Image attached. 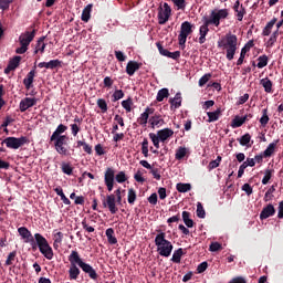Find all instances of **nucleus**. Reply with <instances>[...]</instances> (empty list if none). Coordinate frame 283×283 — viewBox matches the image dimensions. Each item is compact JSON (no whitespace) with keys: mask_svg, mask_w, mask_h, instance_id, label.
Masks as SVG:
<instances>
[{"mask_svg":"<svg viewBox=\"0 0 283 283\" xmlns=\"http://www.w3.org/2000/svg\"><path fill=\"white\" fill-rule=\"evenodd\" d=\"M218 48L226 50V59L232 61L238 50V36L231 33L226 34L224 38H221L218 42Z\"/></svg>","mask_w":283,"mask_h":283,"instance_id":"nucleus-1","label":"nucleus"},{"mask_svg":"<svg viewBox=\"0 0 283 283\" xmlns=\"http://www.w3.org/2000/svg\"><path fill=\"white\" fill-rule=\"evenodd\" d=\"M35 243L31 244V250L33 251H40L42 256H44L46 260L52 261L54 258V251L52 247H50L48 239H45L42 234L35 233Z\"/></svg>","mask_w":283,"mask_h":283,"instance_id":"nucleus-2","label":"nucleus"},{"mask_svg":"<svg viewBox=\"0 0 283 283\" xmlns=\"http://www.w3.org/2000/svg\"><path fill=\"white\" fill-rule=\"evenodd\" d=\"M122 189L118 188L114 193L102 196V207L109 210L111 214H116L118 212L117 205H122Z\"/></svg>","mask_w":283,"mask_h":283,"instance_id":"nucleus-3","label":"nucleus"},{"mask_svg":"<svg viewBox=\"0 0 283 283\" xmlns=\"http://www.w3.org/2000/svg\"><path fill=\"white\" fill-rule=\"evenodd\" d=\"M165 232L155 237V245L160 256L169 258L172 253L174 245L170 240L165 239Z\"/></svg>","mask_w":283,"mask_h":283,"instance_id":"nucleus-4","label":"nucleus"},{"mask_svg":"<svg viewBox=\"0 0 283 283\" xmlns=\"http://www.w3.org/2000/svg\"><path fill=\"white\" fill-rule=\"evenodd\" d=\"M114 179L118 184H124L127 181V176H125L124 171H119L118 174H115L113 168H106L104 174V182L106 186V189H108V192H112L114 189Z\"/></svg>","mask_w":283,"mask_h":283,"instance_id":"nucleus-5","label":"nucleus"},{"mask_svg":"<svg viewBox=\"0 0 283 283\" xmlns=\"http://www.w3.org/2000/svg\"><path fill=\"white\" fill-rule=\"evenodd\" d=\"M228 9L213 10L210 12L209 19L207 17L203 18V22L218 28L221 24V20L228 19Z\"/></svg>","mask_w":283,"mask_h":283,"instance_id":"nucleus-6","label":"nucleus"},{"mask_svg":"<svg viewBox=\"0 0 283 283\" xmlns=\"http://www.w3.org/2000/svg\"><path fill=\"white\" fill-rule=\"evenodd\" d=\"M67 135H62L60 137H55V139H53L52 137H50V142L54 143V147L56 153H59L62 156H69L70 151L69 149L65 147L67 145Z\"/></svg>","mask_w":283,"mask_h":283,"instance_id":"nucleus-7","label":"nucleus"},{"mask_svg":"<svg viewBox=\"0 0 283 283\" xmlns=\"http://www.w3.org/2000/svg\"><path fill=\"white\" fill-rule=\"evenodd\" d=\"M29 144V139L25 136L17 137H7L1 142V146L6 145L9 149H19L20 147Z\"/></svg>","mask_w":283,"mask_h":283,"instance_id":"nucleus-8","label":"nucleus"},{"mask_svg":"<svg viewBox=\"0 0 283 283\" xmlns=\"http://www.w3.org/2000/svg\"><path fill=\"white\" fill-rule=\"evenodd\" d=\"M192 28L193 25L191 24V22H188V21L181 22L180 33L178 36L180 46H185V44L187 43V38L191 35L193 32Z\"/></svg>","mask_w":283,"mask_h":283,"instance_id":"nucleus-9","label":"nucleus"},{"mask_svg":"<svg viewBox=\"0 0 283 283\" xmlns=\"http://www.w3.org/2000/svg\"><path fill=\"white\" fill-rule=\"evenodd\" d=\"M171 17V7H169L168 3H164V8H158V23L159 25H164L169 21V18Z\"/></svg>","mask_w":283,"mask_h":283,"instance_id":"nucleus-10","label":"nucleus"},{"mask_svg":"<svg viewBox=\"0 0 283 283\" xmlns=\"http://www.w3.org/2000/svg\"><path fill=\"white\" fill-rule=\"evenodd\" d=\"M17 231L25 243H30V245L36 243V238L32 234V232L29 231L27 227H21Z\"/></svg>","mask_w":283,"mask_h":283,"instance_id":"nucleus-11","label":"nucleus"},{"mask_svg":"<svg viewBox=\"0 0 283 283\" xmlns=\"http://www.w3.org/2000/svg\"><path fill=\"white\" fill-rule=\"evenodd\" d=\"M35 36H36V30H33L31 32L25 31L24 33L20 34V36H19L20 45L29 46Z\"/></svg>","mask_w":283,"mask_h":283,"instance_id":"nucleus-12","label":"nucleus"},{"mask_svg":"<svg viewBox=\"0 0 283 283\" xmlns=\"http://www.w3.org/2000/svg\"><path fill=\"white\" fill-rule=\"evenodd\" d=\"M38 99L32 97H24L20 101L19 109L21 113L28 112L29 108L36 106Z\"/></svg>","mask_w":283,"mask_h":283,"instance_id":"nucleus-13","label":"nucleus"},{"mask_svg":"<svg viewBox=\"0 0 283 283\" xmlns=\"http://www.w3.org/2000/svg\"><path fill=\"white\" fill-rule=\"evenodd\" d=\"M255 45V43L253 42V40H250L248 43H245V45L243 46V49L240 51V57L238 60V62H235V65L241 66L244 63V57L247 56V53L249 51H251V49Z\"/></svg>","mask_w":283,"mask_h":283,"instance_id":"nucleus-14","label":"nucleus"},{"mask_svg":"<svg viewBox=\"0 0 283 283\" xmlns=\"http://www.w3.org/2000/svg\"><path fill=\"white\" fill-rule=\"evenodd\" d=\"M69 262L70 266H83L87 263L83 262L82 258H80V254L77 251H71V254L69 255Z\"/></svg>","mask_w":283,"mask_h":283,"instance_id":"nucleus-15","label":"nucleus"},{"mask_svg":"<svg viewBox=\"0 0 283 283\" xmlns=\"http://www.w3.org/2000/svg\"><path fill=\"white\" fill-rule=\"evenodd\" d=\"M276 213V209L273 205H268L260 212V220H268L271 217H274Z\"/></svg>","mask_w":283,"mask_h":283,"instance_id":"nucleus-16","label":"nucleus"},{"mask_svg":"<svg viewBox=\"0 0 283 283\" xmlns=\"http://www.w3.org/2000/svg\"><path fill=\"white\" fill-rule=\"evenodd\" d=\"M174 136V130L171 128H164L158 130L156 138L160 139V143H166L168 138Z\"/></svg>","mask_w":283,"mask_h":283,"instance_id":"nucleus-17","label":"nucleus"},{"mask_svg":"<svg viewBox=\"0 0 283 283\" xmlns=\"http://www.w3.org/2000/svg\"><path fill=\"white\" fill-rule=\"evenodd\" d=\"M211 24L210 23H207V22H203L202 25H200L199 28V44L202 45L206 41H207V35L209 33V27Z\"/></svg>","mask_w":283,"mask_h":283,"instance_id":"nucleus-18","label":"nucleus"},{"mask_svg":"<svg viewBox=\"0 0 283 283\" xmlns=\"http://www.w3.org/2000/svg\"><path fill=\"white\" fill-rule=\"evenodd\" d=\"M80 269L82 270V272H84L85 274H88V277L93 281H97L98 279V274L96 272V270H94V268L92 265H90L88 263H86L83 266H80Z\"/></svg>","mask_w":283,"mask_h":283,"instance_id":"nucleus-19","label":"nucleus"},{"mask_svg":"<svg viewBox=\"0 0 283 283\" xmlns=\"http://www.w3.org/2000/svg\"><path fill=\"white\" fill-rule=\"evenodd\" d=\"M233 10L237 13L235 17L238 18V21L242 22L244 14H247V10L244 9L243 4H241L239 0L234 2Z\"/></svg>","mask_w":283,"mask_h":283,"instance_id":"nucleus-20","label":"nucleus"},{"mask_svg":"<svg viewBox=\"0 0 283 283\" xmlns=\"http://www.w3.org/2000/svg\"><path fill=\"white\" fill-rule=\"evenodd\" d=\"M139 69H142V63L129 61L126 64V74L133 76Z\"/></svg>","mask_w":283,"mask_h":283,"instance_id":"nucleus-21","label":"nucleus"},{"mask_svg":"<svg viewBox=\"0 0 283 283\" xmlns=\"http://www.w3.org/2000/svg\"><path fill=\"white\" fill-rule=\"evenodd\" d=\"M34 76H36V71L34 69L27 73V77L22 81V84H24V87L27 90H30L32 87Z\"/></svg>","mask_w":283,"mask_h":283,"instance_id":"nucleus-22","label":"nucleus"},{"mask_svg":"<svg viewBox=\"0 0 283 283\" xmlns=\"http://www.w3.org/2000/svg\"><path fill=\"white\" fill-rule=\"evenodd\" d=\"M169 103L171 111L180 108L182 104L181 93H176L175 97L169 99Z\"/></svg>","mask_w":283,"mask_h":283,"instance_id":"nucleus-23","label":"nucleus"},{"mask_svg":"<svg viewBox=\"0 0 283 283\" xmlns=\"http://www.w3.org/2000/svg\"><path fill=\"white\" fill-rule=\"evenodd\" d=\"M206 115H208V119H206V123H216L221 117L222 111H221V108H218L214 112L206 113Z\"/></svg>","mask_w":283,"mask_h":283,"instance_id":"nucleus-24","label":"nucleus"},{"mask_svg":"<svg viewBox=\"0 0 283 283\" xmlns=\"http://www.w3.org/2000/svg\"><path fill=\"white\" fill-rule=\"evenodd\" d=\"M93 3H88L84 10H82L81 20L82 22H88L92 18Z\"/></svg>","mask_w":283,"mask_h":283,"instance_id":"nucleus-25","label":"nucleus"},{"mask_svg":"<svg viewBox=\"0 0 283 283\" xmlns=\"http://www.w3.org/2000/svg\"><path fill=\"white\" fill-rule=\"evenodd\" d=\"M279 144V139H275L274 143H270L268 148L263 151L264 158H271L273 154H275L276 146Z\"/></svg>","mask_w":283,"mask_h":283,"instance_id":"nucleus-26","label":"nucleus"},{"mask_svg":"<svg viewBox=\"0 0 283 283\" xmlns=\"http://www.w3.org/2000/svg\"><path fill=\"white\" fill-rule=\"evenodd\" d=\"M82 271L78 269L77 265H70V269H69L70 281H77Z\"/></svg>","mask_w":283,"mask_h":283,"instance_id":"nucleus-27","label":"nucleus"},{"mask_svg":"<svg viewBox=\"0 0 283 283\" xmlns=\"http://www.w3.org/2000/svg\"><path fill=\"white\" fill-rule=\"evenodd\" d=\"M276 22H277V19H276V18H273L272 20H270V21L265 24V27H264V29H263V31H262V35H263V36H269V35H271V34H272L273 27L276 24Z\"/></svg>","mask_w":283,"mask_h":283,"instance_id":"nucleus-28","label":"nucleus"},{"mask_svg":"<svg viewBox=\"0 0 283 283\" xmlns=\"http://www.w3.org/2000/svg\"><path fill=\"white\" fill-rule=\"evenodd\" d=\"M150 126L153 128L156 127H163L165 124V120L161 118V115H154L153 117L149 118Z\"/></svg>","mask_w":283,"mask_h":283,"instance_id":"nucleus-29","label":"nucleus"},{"mask_svg":"<svg viewBox=\"0 0 283 283\" xmlns=\"http://www.w3.org/2000/svg\"><path fill=\"white\" fill-rule=\"evenodd\" d=\"M181 220H184L185 226L188 228H192L195 224L193 220L191 219V212H181Z\"/></svg>","mask_w":283,"mask_h":283,"instance_id":"nucleus-30","label":"nucleus"},{"mask_svg":"<svg viewBox=\"0 0 283 283\" xmlns=\"http://www.w3.org/2000/svg\"><path fill=\"white\" fill-rule=\"evenodd\" d=\"M260 85L264 87V92L271 94L273 92V82L268 77L260 80Z\"/></svg>","mask_w":283,"mask_h":283,"instance_id":"nucleus-31","label":"nucleus"},{"mask_svg":"<svg viewBox=\"0 0 283 283\" xmlns=\"http://www.w3.org/2000/svg\"><path fill=\"white\" fill-rule=\"evenodd\" d=\"M120 106L125 109L126 113L133 112L134 101L129 96L128 98L120 102Z\"/></svg>","mask_w":283,"mask_h":283,"instance_id":"nucleus-32","label":"nucleus"},{"mask_svg":"<svg viewBox=\"0 0 283 283\" xmlns=\"http://www.w3.org/2000/svg\"><path fill=\"white\" fill-rule=\"evenodd\" d=\"M105 235H106V239H108V243L111 245L117 244V238H116V235H114V229L113 228L106 229Z\"/></svg>","mask_w":283,"mask_h":283,"instance_id":"nucleus-33","label":"nucleus"},{"mask_svg":"<svg viewBox=\"0 0 283 283\" xmlns=\"http://www.w3.org/2000/svg\"><path fill=\"white\" fill-rule=\"evenodd\" d=\"M65 130H67V126H65L64 124H60L53 132V135H51L52 139L55 140L56 137H62V134H64Z\"/></svg>","mask_w":283,"mask_h":283,"instance_id":"nucleus-34","label":"nucleus"},{"mask_svg":"<svg viewBox=\"0 0 283 283\" xmlns=\"http://www.w3.org/2000/svg\"><path fill=\"white\" fill-rule=\"evenodd\" d=\"M84 149L85 154L92 155L93 154V147L90 146L86 142L78 140L76 142V148Z\"/></svg>","mask_w":283,"mask_h":283,"instance_id":"nucleus-35","label":"nucleus"},{"mask_svg":"<svg viewBox=\"0 0 283 283\" xmlns=\"http://www.w3.org/2000/svg\"><path fill=\"white\" fill-rule=\"evenodd\" d=\"M182 255H184V250L182 248H179L178 250L174 251L172 259H170V261H172L176 264H180Z\"/></svg>","mask_w":283,"mask_h":283,"instance_id":"nucleus-36","label":"nucleus"},{"mask_svg":"<svg viewBox=\"0 0 283 283\" xmlns=\"http://www.w3.org/2000/svg\"><path fill=\"white\" fill-rule=\"evenodd\" d=\"M61 171H62V174H65L66 176H72L73 175V167L70 163L62 161Z\"/></svg>","mask_w":283,"mask_h":283,"instance_id":"nucleus-37","label":"nucleus"},{"mask_svg":"<svg viewBox=\"0 0 283 283\" xmlns=\"http://www.w3.org/2000/svg\"><path fill=\"white\" fill-rule=\"evenodd\" d=\"M169 97V90L168 88H160L158 91V94L156 95V101H158V103H161L165 98Z\"/></svg>","mask_w":283,"mask_h":283,"instance_id":"nucleus-38","label":"nucleus"},{"mask_svg":"<svg viewBox=\"0 0 283 283\" xmlns=\"http://www.w3.org/2000/svg\"><path fill=\"white\" fill-rule=\"evenodd\" d=\"M191 189H192L191 184L179 182L176 185V190H178V192L180 193L189 192L191 191Z\"/></svg>","mask_w":283,"mask_h":283,"instance_id":"nucleus-39","label":"nucleus"},{"mask_svg":"<svg viewBox=\"0 0 283 283\" xmlns=\"http://www.w3.org/2000/svg\"><path fill=\"white\" fill-rule=\"evenodd\" d=\"M187 148L184 147V146H180L177 150H176V154H175V159L176 160H182L186 156H187Z\"/></svg>","mask_w":283,"mask_h":283,"instance_id":"nucleus-40","label":"nucleus"},{"mask_svg":"<svg viewBox=\"0 0 283 283\" xmlns=\"http://www.w3.org/2000/svg\"><path fill=\"white\" fill-rule=\"evenodd\" d=\"M45 36H41L39 38V41H36V46H35V51L34 53L38 54L40 53H44L45 50V43H44Z\"/></svg>","mask_w":283,"mask_h":283,"instance_id":"nucleus-41","label":"nucleus"},{"mask_svg":"<svg viewBox=\"0 0 283 283\" xmlns=\"http://www.w3.org/2000/svg\"><path fill=\"white\" fill-rule=\"evenodd\" d=\"M251 135L249 133H245L242 137H240L238 139L240 146H247V147H251V145L249 143H251Z\"/></svg>","mask_w":283,"mask_h":283,"instance_id":"nucleus-42","label":"nucleus"},{"mask_svg":"<svg viewBox=\"0 0 283 283\" xmlns=\"http://www.w3.org/2000/svg\"><path fill=\"white\" fill-rule=\"evenodd\" d=\"M62 67V61L61 60H51L50 62H45V69L54 70Z\"/></svg>","mask_w":283,"mask_h":283,"instance_id":"nucleus-43","label":"nucleus"},{"mask_svg":"<svg viewBox=\"0 0 283 283\" xmlns=\"http://www.w3.org/2000/svg\"><path fill=\"white\" fill-rule=\"evenodd\" d=\"M258 61H259V63H258V69H264V67L268 66L269 57H268L266 54H263V55H260V56L258 57Z\"/></svg>","mask_w":283,"mask_h":283,"instance_id":"nucleus-44","label":"nucleus"},{"mask_svg":"<svg viewBox=\"0 0 283 283\" xmlns=\"http://www.w3.org/2000/svg\"><path fill=\"white\" fill-rule=\"evenodd\" d=\"M269 115H268V108H264L262 111V117H260L259 122H260V125H262V127H266L268 124H269Z\"/></svg>","mask_w":283,"mask_h":283,"instance_id":"nucleus-45","label":"nucleus"},{"mask_svg":"<svg viewBox=\"0 0 283 283\" xmlns=\"http://www.w3.org/2000/svg\"><path fill=\"white\" fill-rule=\"evenodd\" d=\"M96 105H98L102 114L107 113V111H108L107 102L104 98L96 99Z\"/></svg>","mask_w":283,"mask_h":283,"instance_id":"nucleus-46","label":"nucleus"},{"mask_svg":"<svg viewBox=\"0 0 283 283\" xmlns=\"http://www.w3.org/2000/svg\"><path fill=\"white\" fill-rule=\"evenodd\" d=\"M137 200V192L135 189L130 188L128 189V203L134 205Z\"/></svg>","mask_w":283,"mask_h":283,"instance_id":"nucleus-47","label":"nucleus"},{"mask_svg":"<svg viewBox=\"0 0 283 283\" xmlns=\"http://www.w3.org/2000/svg\"><path fill=\"white\" fill-rule=\"evenodd\" d=\"M196 216H198L199 219H205L207 213L205 212V208L201 202H198L196 208Z\"/></svg>","mask_w":283,"mask_h":283,"instance_id":"nucleus-48","label":"nucleus"},{"mask_svg":"<svg viewBox=\"0 0 283 283\" xmlns=\"http://www.w3.org/2000/svg\"><path fill=\"white\" fill-rule=\"evenodd\" d=\"M221 161H222V157L221 156H218V158H216L214 160L210 161L209 165H208L209 171H211L213 169H217L219 167V165L221 164Z\"/></svg>","mask_w":283,"mask_h":283,"instance_id":"nucleus-49","label":"nucleus"},{"mask_svg":"<svg viewBox=\"0 0 283 283\" xmlns=\"http://www.w3.org/2000/svg\"><path fill=\"white\" fill-rule=\"evenodd\" d=\"M274 172H275V170H270V169L265 170L264 177L262 179V185H268L269 181L272 179V176Z\"/></svg>","mask_w":283,"mask_h":283,"instance_id":"nucleus-50","label":"nucleus"},{"mask_svg":"<svg viewBox=\"0 0 283 283\" xmlns=\"http://www.w3.org/2000/svg\"><path fill=\"white\" fill-rule=\"evenodd\" d=\"M21 61H22V57L19 55H15L13 59L10 60L9 65H7V66L18 69Z\"/></svg>","mask_w":283,"mask_h":283,"instance_id":"nucleus-51","label":"nucleus"},{"mask_svg":"<svg viewBox=\"0 0 283 283\" xmlns=\"http://www.w3.org/2000/svg\"><path fill=\"white\" fill-rule=\"evenodd\" d=\"M17 259V251L10 252L6 260V266H12L14 260Z\"/></svg>","mask_w":283,"mask_h":283,"instance_id":"nucleus-52","label":"nucleus"},{"mask_svg":"<svg viewBox=\"0 0 283 283\" xmlns=\"http://www.w3.org/2000/svg\"><path fill=\"white\" fill-rule=\"evenodd\" d=\"M149 115L147 113H142L140 116L137 119V123L140 126H146L148 123Z\"/></svg>","mask_w":283,"mask_h":283,"instance_id":"nucleus-53","label":"nucleus"},{"mask_svg":"<svg viewBox=\"0 0 283 283\" xmlns=\"http://www.w3.org/2000/svg\"><path fill=\"white\" fill-rule=\"evenodd\" d=\"M177 10H185L187 7L186 0H171Z\"/></svg>","mask_w":283,"mask_h":283,"instance_id":"nucleus-54","label":"nucleus"},{"mask_svg":"<svg viewBox=\"0 0 283 283\" xmlns=\"http://www.w3.org/2000/svg\"><path fill=\"white\" fill-rule=\"evenodd\" d=\"M243 124H244V118H241V116H235L232 120L233 128L242 127Z\"/></svg>","mask_w":283,"mask_h":283,"instance_id":"nucleus-55","label":"nucleus"},{"mask_svg":"<svg viewBox=\"0 0 283 283\" xmlns=\"http://www.w3.org/2000/svg\"><path fill=\"white\" fill-rule=\"evenodd\" d=\"M70 127H71V134L74 137H77L78 133L82 130V125H80V124H71Z\"/></svg>","mask_w":283,"mask_h":283,"instance_id":"nucleus-56","label":"nucleus"},{"mask_svg":"<svg viewBox=\"0 0 283 283\" xmlns=\"http://www.w3.org/2000/svg\"><path fill=\"white\" fill-rule=\"evenodd\" d=\"M212 77L211 73H206L199 80V87H203L205 84H207Z\"/></svg>","mask_w":283,"mask_h":283,"instance_id":"nucleus-57","label":"nucleus"},{"mask_svg":"<svg viewBox=\"0 0 283 283\" xmlns=\"http://www.w3.org/2000/svg\"><path fill=\"white\" fill-rule=\"evenodd\" d=\"M125 96L123 90H116L113 94V103H116L119 99H123Z\"/></svg>","mask_w":283,"mask_h":283,"instance_id":"nucleus-58","label":"nucleus"},{"mask_svg":"<svg viewBox=\"0 0 283 283\" xmlns=\"http://www.w3.org/2000/svg\"><path fill=\"white\" fill-rule=\"evenodd\" d=\"M11 3H13V0H0V10H9Z\"/></svg>","mask_w":283,"mask_h":283,"instance_id":"nucleus-59","label":"nucleus"},{"mask_svg":"<svg viewBox=\"0 0 283 283\" xmlns=\"http://www.w3.org/2000/svg\"><path fill=\"white\" fill-rule=\"evenodd\" d=\"M209 251L210 252L222 251V244L218 242L210 243Z\"/></svg>","mask_w":283,"mask_h":283,"instance_id":"nucleus-60","label":"nucleus"},{"mask_svg":"<svg viewBox=\"0 0 283 283\" xmlns=\"http://www.w3.org/2000/svg\"><path fill=\"white\" fill-rule=\"evenodd\" d=\"M149 138H150V140L153 142L155 148H156V149H159V143H161V139H158V138H157V135L154 134V133H150V134H149Z\"/></svg>","mask_w":283,"mask_h":283,"instance_id":"nucleus-61","label":"nucleus"},{"mask_svg":"<svg viewBox=\"0 0 283 283\" xmlns=\"http://www.w3.org/2000/svg\"><path fill=\"white\" fill-rule=\"evenodd\" d=\"M165 56L172 59L174 61H178V59L181 56V52L180 51L168 52V54Z\"/></svg>","mask_w":283,"mask_h":283,"instance_id":"nucleus-62","label":"nucleus"},{"mask_svg":"<svg viewBox=\"0 0 283 283\" xmlns=\"http://www.w3.org/2000/svg\"><path fill=\"white\" fill-rule=\"evenodd\" d=\"M148 202L149 205L156 206L158 202V196L156 192H153L149 197H148Z\"/></svg>","mask_w":283,"mask_h":283,"instance_id":"nucleus-63","label":"nucleus"},{"mask_svg":"<svg viewBox=\"0 0 283 283\" xmlns=\"http://www.w3.org/2000/svg\"><path fill=\"white\" fill-rule=\"evenodd\" d=\"M242 190L245 192V195L251 196L253 193V188L250 184H244L242 186Z\"/></svg>","mask_w":283,"mask_h":283,"instance_id":"nucleus-64","label":"nucleus"}]
</instances>
